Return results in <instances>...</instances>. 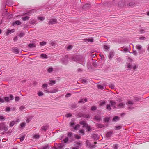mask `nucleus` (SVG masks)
<instances>
[{
  "label": "nucleus",
  "instance_id": "obj_14",
  "mask_svg": "<svg viewBox=\"0 0 149 149\" xmlns=\"http://www.w3.org/2000/svg\"><path fill=\"white\" fill-rule=\"evenodd\" d=\"M145 28H141L139 29V31L140 33L141 34H143L145 33L146 32Z\"/></svg>",
  "mask_w": 149,
  "mask_h": 149
},
{
  "label": "nucleus",
  "instance_id": "obj_62",
  "mask_svg": "<svg viewBox=\"0 0 149 149\" xmlns=\"http://www.w3.org/2000/svg\"><path fill=\"white\" fill-rule=\"evenodd\" d=\"M4 117L2 116H0V120H4Z\"/></svg>",
  "mask_w": 149,
  "mask_h": 149
},
{
  "label": "nucleus",
  "instance_id": "obj_64",
  "mask_svg": "<svg viewBox=\"0 0 149 149\" xmlns=\"http://www.w3.org/2000/svg\"><path fill=\"white\" fill-rule=\"evenodd\" d=\"M49 147L48 146V145H45L43 147V149H47V148Z\"/></svg>",
  "mask_w": 149,
  "mask_h": 149
},
{
  "label": "nucleus",
  "instance_id": "obj_21",
  "mask_svg": "<svg viewBox=\"0 0 149 149\" xmlns=\"http://www.w3.org/2000/svg\"><path fill=\"white\" fill-rule=\"evenodd\" d=\"M13 51L15 54H19V50L16 48H14L12 49Z\"/></svg>",
  "mask_w": 149,
  "mask_h": 149
},
{
  "label": "nucleus",
  "instance_id": "obj_2",
  "mask_svg": "<svg viewBox=\"0 0 149 149\" xmlns=\"http://www.w3.org/2000/svg\"><path fill=\"white\" fill-rule=\"evenodd\" d=\"M68 57L67 55H66L65 56L60 60V62L62 64L65 65H67L68 63Z\"/></svg>",
  "mask_w": 149,
  "mask_h": 149
},
{
  "label": "nucleus",
  "instance_id": "obj_60",
  "mask_svg": "<svg viewBox=\"0 0 149 149\" xmlns=\"http://www.w3.org/2000/svg\"><path fill=\"white\" fill-rule=\"evenodd\" d=\"M71 94H70V93H68L65 95V97H69L71 96Z\"/></svg>",
  "mask_w": 149,
  "mask_h": 149
},
{
  "label": "nucleus",
  "instance_id": "obj_41",
  "mask_svg": "<svg viewBox=\"0 0 149 149\" xmlns=\"http://www.w3.org/2000/svg\"><path fill=\"white\" fill-rule=\"evenodd\" d=\"M97 107L95 106H93L91 107V110L92 111L95 110L97 109Z\"/></svg>",
  "mask_w": 149,
  "mask_h": 149
},
{
  "label": "nucleus",
  "instance_id": "obj_53",
  "mask_svg": "<svg viewBox=\"0 0 149 149\" xmlns=\"http://www.w3.org/2000/svg\"><path fill=\"white\" fill-rule=\"evenodd\" d=\"M24 33L23 32L21 33L19 35V36L20 37H22L24 35Z\"/></svg>",
  "mask_w": 149,
  "mask_h": 149
},
{
  "label": "nucleus",
  "instance_id": "obj_35",
  "mask_svg": "<svg viewBox=\"0 0 149 149\" xmlns=\"http://www.w3.org/2000/svg\"><path fill=\"white\" fill-rule=\"evenodd\" d=\"M68 137L65 138L63 141H61V142H62L63 141H64V143H66L68 141Z\"/></svg>",
  "mask_w": 149,
  "mask_h": 149
},
{
  "label": "nucleus",
  "instance_id": "obj_19",
  "mask_svg": "<svg viewBox=\"0 0 149 149\" xmlns=\"http://www.w3.org/2000/svg\"><path fill=\"white\" fill-rule=\"evenodd\" d=\"M113 132H111V131L108 132L106 134V136L108 138H109V137H111L112 135V134Z\"/></svg>",
  "mask_w": 149,
  "mask_h": 149
},
{
  "label": "nucleus",
  "instance_id": "obj_5",
  "mask_svg": "<svg viewBox=\"0 0 149 149\" xmlns=\"http://www.w3.org/2000/svg\"><path fill=\"white\" fill-rule=\"evenodd\" d=\"M86 145L87 146L91 149L95 147V146L94 145L91 144L88 140H87L86 141Z\"/></svg>",
  "mask_w": 149,
  "mask_h": 149
},
{
  "label": "nucleus",
  "instance_id": "obj_26",
  "mask_svg": "<svg viewBox=\"0 0 149 149\" xmlns=\"http://www.w3.org/2000/svg\"><path fill=\"white\" fill-rule=\"evenodd\" d=\"M119 117L117 116H116L113 118L112 121L113 122H116L119 119Z\"/></svg>",
  "mask_w": 149,
  "mask_h": 149
},
{
  "label": "nucleus",
  "instance_id": "obj_59",
  "mask_svg": "<svg viewBox=\"0 0 149 149\" xmlns=\"http://www.w3.org/2000/svg\"><path fill=\"white\" fill-rule=\"evenodd\" d=\"M133 53L134 55L135 56H136L137 55V52L136 50L133 51Z\"/></svg>",
  "mask_w": 149,
  "mask_h": 149
},
{
  "label": "nucleus",
  "instance_id": "obj_20",
  "mask_svg": "<svg viewBox=\"0 0 149 149\" xmlns=\"http://www.w3.org/2000/svg\"><path fill=\"white\" fill-rule=\"evenodd\" d=\"M6 3L8 4V6H11L13 4V1L11 0H9L7 1Z\"/></svg>",
  "mask_w": 149,
  "mask_h": 149
},
{
  "label": "nucleus",
  "instance_id": "obj_17",
  "mask_svg": "<svg viewBox=\"0 0 149 149\" xmlns=\"http://www.w3.org/2000/svg\"><path fill=\"white\" fill-rule=\"evenodd\" d=\"M103 48L104 51H107L109 50L110 47L106 45H104L103 46Z\"/></svg>",
  "mask_w": 149,
  "mask_h": 149
},
{
  "label": "nucleus",
  "instance_id": "obj_37",
  "mask_svg": "<svg viewBox=\"0 0 149 149\" xmlns=\"http://www.w3.org/2000/svg\"><path fill=\"white\" fill-rule=\"evenodd\" d=\"M106 102L105 101H103V102H101L100 104V106H104Z\"/></svg>",
  "mask_w": 149,
  "mask_h": 149
},
{
  "label": "nucleus",
  "instance_id": "obj_27",
  "mask_svg": "<svg viewBox=\"0 0 149 149\" xmlns=\"http://www.w3.org/2000/svg\"><path fill=\"white\" fill-rule=\"evenodd\" d=\"M64 146V145L63 144L59 143L58 146V148L61 149L63 148Z\"/></svg>",
  "mask_w": 149,
  "mask_h": 149
},
{
  "label": "nucleus",
  "instance_id": "obj_15",
  "mask_svg": "<svg viewBox=\"0 0 149 149\" xmlns=\"http://www.w3.org/2000/svg\"><path fill=\"white\" fill-rule=\"evenodd\" d=\"M48 126L47 125L43 126L41 128V130L46 132L48 129Z\"/></svg>",
  "mask_w": 149,
  "mask_h": 149
},
{
  "label": "nucleus",
  "instance_id": "obj_11",
  "mask_svg": "<svg viewBox=\"0 0 149 149\" xmlns=\"http://www.w3.org/2000/svg\"><path fill=\"white\" fill-rule=\"evenodd\" d=\"M114 52L113 51H111L110 52L108 56V57L109 59H112L114 55Z\"/></svg>",
  "mask_w": 149,
  "mask_h": 149
},
{
  "label": "nucleus",
  "instance_id": "obj_56",
  "mask_svg": "<svg viewBox=\"0 0 149 149\" xmlns=\"http://www.w3.org/2000/svg\"><path fill=\"white\" fill-rule=\"evenodd\" d=\"M72 47V45H69L67 47V49L68 50H69L71 49Z\"/></svg>",
  "mask_w": 149,
  "mask_h": 149
},
{
  "label": "nucleus",
  "instance_id": "obj_12",
  "mask_svg": "<svg viewBox=\"0 0 149 149\" xmlns=\"http://www.w3.org/2000/svg\"><path fill=\"white\" fill-rule=\"evenodd\" d=\"M125 67L128 68L127 70H130L132 69V66L130 63H126Z\"/></svg>",
  "mask_w": 149,
  "mask_h": 149
},
{
  "label": "nucleus",
  "instance_id": "obj_42",
  "mask_svg": "<svg viewBox=\"0 0 149 149\" xmlns=\"http://www.w3.org/2000/svg\"><path fill=\"white\" fill-rule=\"evenodd\" d=\"M109 86L112 89H114L115 88V86L113 84H110L109 85Z\"/></svg>",
  "mask_w": 149,
  "mask_h": 149
},
{
  "label": "nucleus",
  "instance_id": "obj_55",
  "mask_svg": "<svg viewBox=\"0 0 149 149\" xmlns=\"http://www.w3.org/2000/svg\"><path fill=\"white\" fill-rule=\"evenodd\" d=\"M47 85L46 84H44L42 86V87L43 88H46V89H47Z\"/></svg>",
  "mask_w": 149,
  "mask_h": 149
},
{
  "label": "nucleus",
  "instance_id": "obj_18",
  "mask_svg": "<svg viewBox=\"0 0 149 149\" xmlns=\"http://www.w3.org/2000/svg\"><path fill=\"white\" fill-rule=\"evenodd\" d=\"M36 21L35 19H31L29 21V23L30 24L34 25L36 24Z\"/></svg>",
  "mask_w": 149,
  "mask_h": 149
},
{
  "label": "nucleus",
  "instance_id": "obj_50",
  "mask_svg": "<svg viewBox=\"0 0 149 149\" xmlns=\"http://www.w3.org/2000/svg\"><path fill=\"white\" fill-rule=\"evenodd\" d=\"M38 95L39 96H41L43 95V93L42 92L40 91L38 93Z\"/></svg>",
  "mask_w": 149,
  "mask_h": 149
},
{
  "label": "nucleus",
  "instance_id": "obj_44",
  "mask_svg": "<svg viewBox=\"0 0 149 149\" xmlns=\"http://www.w3.org/2000/svg\"><path fill=\"white\" fill-rule=\"evenodd\" d=\"M71 107L73 108H75L77 107V104H71Z\"/></svg>",
  "mask_w": 149,
  "mask_h": 149
},
{
  "label": "nucleus",
  "instance_id": "obj_1",
  "mask_svg": "<svg viewBox=\"0 0 149 149\" xmlns=\"http://www.w3.org/2000/svg\"><path fill=\"white\" fill-rule=\"evenodd\" d=\"M72 61H74L78 63L83 65L84 58L81 55H77L71 58Z\"/></svg>",
  "mask_w": 149,
  "mask_h": 149
},
{
  "label": "nucleus",
  "instance_id": "obj_54",
  "mask_svg": "<svg viewBox=\"0 0 149 149\" xmlns=\"http://www.w3.org/2000/svg\"><path fill=\"white\" fill-rule=\"evenodd\" d=\"M38 19L42 21L45 19V18L43 17H39L38 18Z\"/></svg>",
  "mask_w": 149,
  "mask_h": 149
},
{
  "label": "nucleus",
  "instance_id": "obj_10",
  "mask_svg": "<svg viewBox=\"0 0 149 149\" xmlns=\"http://www.w3.org/2000/svg\"><path fill=\"white\" fill-rule=\"evenodd\" d=\"M125 104L124 102L120 103L117 105V108L118 109L123 108L124 107Z\"/></svg>",
  "mask_w": 149,
  "mask_h": 149
},
{
  "label": "nucleus",
  "instance_id": "obj_57",
  "mask_svg": "<svg viewBox=\"0 0 149 149\" xmlns=\"http://www.w3.org/2000/svg\"><path fill=\"white\" fill-rule=\"evenodd\" d=\"M98 88L100 89H103V86L101 85H98Z\"/></svg>",
  "mask_w": 149,
  "mask_h": 149
},
{
  "label": "nucleus",
  "instance_id": "obj_63",
  "mask_svg": "<svg viewBox=\"0 0 149 149\" xmlns=\"http://www.w3.org/2000/svg\"><path fill=\"white\" fill-rule=\"evenodd\" d=\"M93 65L94 66V67H97V64L96 63V62H93Z\"/></svg>",
  "mask_w": 149,
  "mask_h": 149
},
{
  "label": "nucleus",
  "instance_id": "obj_24",
  "mask_svg": "<svg viewBox=\"0 0 149 149\" xmlns=\"http://www.w3.org/2000/svg\"><path fill=\"white\" fill-rule=\"evenodd\" d=\"M29 18V17L28 16L26 17H22V19L23 21H26V20H28Z\"/></svg>",
  "mask_w": 149,
  "mask_h": 149
},
{
  "label": "nucleus",
  "instance_id": "obj_34",
  "mask_svg": "<svg viewBox=\"0 0 149 149\" xmlns=\"http://www.w3.org/2000/svg\"><path fill=\"white\" fill-rule=\"evenodd\" d=\"M26 125V123L25 122H23L20 125V127L21 128H22L23 127H24Z\"/></svg>",
  "mask_w": 149,
  "mask_h": 149
},
{
  "label": "nucleus",
  "instance_id": "obj_51",
  "mask_svg": "<svg viewBox=\"0 0 149 149\" xmlns=\"http://www.w3.org/2000/svg\"><path fill=\"white\" fill-rule=\"evenodd\" d=\"M15 123V122L14 121H12V122H11L10 123V127L13 126L14 125Z\"/></svg>",
  "mask_w": 149,
  "mask_h": 149
},
{
  "label": "nucleus",
  "instance_id": "obj_7",
  "mask_svg": "<svg viewBox=\"0 0 149 149\" xmlns=\"http://www.w3.org/2000/svg\"><path fill=\"white\" fill-rule=\"evenodd\" d=\"M91 6V5L89 3H86L82 7V8L85 10H87L90 8Z\"/></svg>",
  "mask_w": 149,
  "mask_h": 149
},
{
  "label": "nucleus",
  "instance_id": "obj_23",
  "mask_svg": "<svg viewBox=\"0 0 149 149\" xmlns=\"http://www.w3.org/2000/svg\"><path fill=\"white\" fill-rule=\"evenodd\" d=\"M96 125L98 128H102L104 127V125L102 124L97 123Z\"/></svg>",
  "mask_w": 149,
  "mask_h": 149
},
{
  "label": "nucleus",
  "instance_id": "obj_39",
  "mask_svg": "<svg viewBox=\"0 0 149 149\" xmlns=\"http://www.w3.org/2000/svg\"><path fill=\"white\" fill-rule=\"evenodd\" d=\"M30 14V12H27V13H23L22 15H19L18 16H22L25 15H29Z\"/></svg>",
  "mask_w": 149,
  "mask_h": 149
},
{
  "label": "nucleus",
  "instance_id": "obj_16",
  "mask_svg": "<svg viewBox=\"0 0 149 149\" xmlns=\"http://www.w3.org/2000/svg\"><path fill=\"white\" fill-rule=\"evenodd\" d=\"M21 24V22L19 20H17L15 21L14 22L13 24V26H14L15 24L17 25H20Z\"/></svg>",
  "mask_w": 149,
  "mask_h": 149
},
{
  "label": "nucleus",
  "instance_id": "obj_6",
  "mask_svg": "<svg viewBox=\"0 0 149 149\" xmlns=\"http://www.w3.org/2000/svg\"><path fill=\"white\" fill-rule=\"evenodd\" d=\"M8 129V128L3 123L0 124V130H4L6 131Z\"/></svg>",
  "mask_w": 149,
  "mask_h": 149
},
{
  "label": "nucleus",
  "instance_id": "obj_45",
  "mask_svg": "<svg viewBox=\"0 0 149 149\" xmlns=\"http://www.w3.org/2000/svg\"><path fill=\"white\" fill-rule=\"evenodd\" d=\"M25 137V135H23L19 138L21 141H22L24 139Z\"/></svg>",
  "mask_w": 149,
  "mask_h": 149
},
{
  "label": "nucleus",
  "instance_id": "obj_22",
  "mask_svg": "<svg viewBox=\"0 0 149 149\" xmlns=\"http://www.w3.org/2000/svg\"><path fill=\"white\" fill-rule=\"evenodd\" d=\"M92 138H93L94 140H98L99 139L98 135L96 134H93L92 136Z\"/></svg>",
  "mask_w": 149,
  "mask_h": 149
},
{
  "label": "nucleus",
  "instance_id": "obj_52",
  "mask_svg": "<svg viewBox=\"0 0 149 149\" xmlns=\"http://www.w3.org/2000/svg\"><path fill=\"white\" fill-rule=\"evenodd\" d=\"M25 107L24 106H21L19 108L20 110V111H22L24 109H25Z\"/></svg>",
  "mask_w": 149,
  "mask_h": 149
},
{
  "label": "nucleus",
  "instance_id": "obj_4",
  "mask_svg": "<svg viewBox=\"0 0 149 149\" xmlns=\"http://www.w3.org/2000/svg\"><path fill=\"white\" fill-rule=\"evenodd\" d=\"M136 48L139 51V53L140 54H143V50H142V46L140 45H137L136 46Z\"/></svg>",
  "mask_w": 149,
  "mask_h": 149
},
{
  "label": "nucleus",
  "instance_id": "obj_36",
  "mask_svg": "<svg viewBox=\"0 0 149 149\" xmlns=\"http://www.w3.org/2000/svg\"><path fill=\"white\" fill-rule=\"evenodd\" d=\"M41 57L43 58H47V55L44 54H41Z\"/></svg>",
  "mask_w": 149,
  "mask_h": 149
},
{
  "label": "nucleus",
  "instance_id": "obj_30",
  "mask_svg": "<svg viewBox=\"0 0 149 149\" xmlns=\"http://www.w3.org/2000/svg\"><path fill=\"white\" fill-rule=\"evenodd\" d=\"M80 123L81 125H83V127H86V125L87 124L84 121H82L80 122Z\"/></svg>",
  "mask_w": 149,
  "mask_h": 149
},
{
  "label": "nucleus",
  "instance_id": "obj_31",
  "mask_svg": "<svg viewBox=\"0 0 149 149\" xmlns=\"http://www.w3.org/2000/svg\"><path fill=\"white\" fill-rule=\"evenodd\" d=\"M82 144L78 142H75L74 146L76 147L79 148V146L81 145Z\"/></svg>",
  "mask_w": 149,
  "mask_h": 149
},
{
  "label": "nucleus",
  "instance_id": "obj_25",
  "mask_svg": "<svg viewBox=\"0 0 149 149\" xmlns=\"http://www.w3.org/2000/svg\"><path fill=\"white\" fill-rule=\"evenodd\" d=\"M135 4V1H132L129 3V5L130 6L132 7L134 6Z\"/></svg>",
  "mask_w": 149,
  "mask_h": 149
},
{
  "label": "nucleus",
  "instance_id": "obj_38",
  "mask_svg": "<svg viewBox=\"0 0 149 149\" xmlns=\"http://www.w3.org/2000/svg\"><path fill=\"white\" fill-rule=\"evenodd\" d=\"M86 128L88 132H89L91 130V129L90 127V126H88V124L86 125V127H85Z\"/></svg>",
  "mask_w": 149,
  "mask_h": 149
},
{
  "label": "nucleus",
  "instance_id": "obj_46",
  "mask_svg": "<svg viewBox=\"0 0 149 149\" xmlns=\"http://www.w3.org/2000/svg\"><path fill=\"white\" fill-rule=\"evenodd\" d=\"M80 127V125L79 124H77V125H76L74 127V129L76 130H77Z\"/></svg>",
  "mask_w": 149,
  "mask_h": 149
},
{
  "label": "nucleus",
  "instance_id": "obj_47",
  "mask_svg": "<svg viewBox=\"0 0 149 149\" xmlns=\"http://www.w3.org/2000/svg\"><path fill=\"white\" fill-rule=\"evenodd\" d=\"M46 42H45L43 41V42H40V45L41 46H43L45 45L46 44Z\"/></svg>",
  "mask_w": 149,
  "mask_h": 149
},
{
  "label": "nucleus",
  "instance_id": "obj_61",
  "mask_svg": "<svg viewBox=\"0 0 149 149\" xmlns=\"http://www.w3.org/2000/svg\"><path fill=\"white\" fill-rule=\"evenodd\" d=\"M15 100L16 101H18L19 100V97H15Z\"/></svg>",
  "mask_w": 149,
  "mask_h": 149
},
{
  "label": "nucleus",
  "instance_id": "obj_28",
  "mask_svg": "<svg viewBox=\"0 0 149 149\" xmlns=\"http://www.w3.org/2000/svg\"><path fill=\"white\" fill-rule=\"evenodd\" d=\"M28 46L30 48H33L35 47L36 46V45L33 43H30L29 44Z\"/></svg>",
  "mask_w": 149,
  "mask_h": 149
},
{
  "label": "nucleus",
  "instance_id": "obj_13",
  "mask_svg": "<svg viewBox=\"0 0 149 149\" xmlns=\"http://www.w3.org/2000/svg\"><path fill=\"white\" fill-rule=\"evenodd\" d=\"M110 103L111 104V106L113 107L114 108H117V107L115 106V105L116 104L115 102L113 100H110Z\"/></svg>",
  "mask_w": 149,
  "mask_h": 149
},
{
  "label": "nucleus",
  "instance_id": "obj_29",
  "mask_svg": "<svg viewBox=\"0 0 149 149\" xmlns=\"http://www.w3.org/2000/svg\"><path fill=\"white\" fill-rule=\"evenodd\" d=\"M58 91V89H54L50 91V93H56Z\"/></svg>",
  "mask_w": 149,
  "mask_h": 149
},
{
  "label": "nucleus",
  "instance_id": "obj_32",
  "mask_svg": "<svg viewBox=\"0 0 149 149\" xmlns=\"http://www.w3.org/2000/svg\"><path fill=\"white\" fill-rule=\"evenodd\" d=\"M14 29H12L10 30H8L7 32V34L8 35L9 33H13L14 32Z\"/></svg>",
  "mask_w": 149,
  "mask_h": 149
},
{
  "label": "nucleus",
  "instance_id": "obj_48",
  "mask_svg": "<svg viewBox=\"0 0 149 149\" xmlns=\"http://www.w3.org/2000/svg\"><path fill=\"white\" fill-rule=\"evenodd\" d=\"M109 120L110 118L109 117H107L104 118V120L105 122H108L109 121Z\"/></svg>",
  "mask_w": 149,
  "mask_h": 149
},
{
  "label": "nucleus",
  "instance_id": "obj_58",
  "mask_svg": "<svg viewBox=\"0 0 149 149\" xmlns=\"http://www.w3.org/2000/svg\"><path fill=\"white\" fill-rule=\"evenodd\" d=\"M0 102L1 103H3L4 102V98H2L0 97Z\"/></svg>",
  "mask_w": 149,
  "mask_h": 149
},
{
  "label": "nucleus",
  "instance_id": "obj_40",
  "mask_svg": "<svg viewBox=\"0 0 149 149\" xmlns=\"http://www.w3.org/2000/svg\"><path fill=\"white\" fill-rule=\"evenodd\" d=\"M56 83V81L54 80H52L50 81L49 83V84H51V85L55 84Z\"/></svg>",
  "mask_w": 149,
  "mask_h": 149
},
{
  "label": "nucleus",
  "instance_id": "obj_49",
  "mask_svg": "<svg viewBox=\"0 0 149 149\" xmlns=\"http://www.w3.org/2000/svg\"><path fill=\"white\" fill-rule=\"evenodd\" d=\"M122 127L120 126H118L116 127L115 130H119L121 129Z\"/></svg>",
  "mask_w": 149,
  "mask_h": 149
},
{
  "label": "nucleus",
  "instance_id": "obj_9",
  "mask_svg": "<svg viewBox=\"0 0 149 149\" xmlns=\"http://www.w3.org/2000/svg\"><path fill=\"white\" fill-rule=\"evenodd\" d=\"M8 14L9 13H7V9H4L2 13V16L4 17L5 16L8 15Z\"/></svg>",
  "mask_w": 149,
  "mask_h": 149
},
{
  "label": "nucleus",
  "instance_id": "obj_3",
  "mask_svg": "<svg viewBox=\"0 0 149 149\" xmlns=\"http://www.w3.org/2000/svg\"><path fill=\"white\" fill-rule=\"evenodd\" d=\"M57 22V20L54 19L52 18L49 19L48 22L49 25H52L53 24H55Z\"/></svg>",
  "mask_w": 149,
  "mask_h": 149
},
{
  "label": "nucleus",
  "instance_id": "obj_8",
  "mask_svg": "<svg viewBox=\"0 0 149 149\" xmlns=\"http://www.w3.org/2000/svg\"><path fill=\"white\" fill-rule=\"evenodd\" d=\"M94 119L97 121H100L101 120V116L99 115L95 116L94 118Z\"/></svg>",
  "mask_w": 149,
  "mask_h": 149
},
{
  "label": "nucleus",
  "instance_id": "obj_33",
  "mask_svg": "<svg viewBox=\"0 0 149 149\" xmlns=\"http://www.w3.org/2000/svg\"><path fill=\"white\" fill-rule=\"evenodd\" d=\"M111 105L110 104H107L106 105V108L109 111H110L111 110Z\"/></svg>",
  "mask_w": 149,
  "mask_h": 149
},
{
  "label": "nucleus",
  "instance_id": "obj_43",
  "mask_svg": "<svg viewBox=\"0 0 149 149\" xmlns=\"http://www.w3.org/2000/svg\"><path fill=\"white\" fill-rule=\"evenodd\" d=\"M53 70V68L52 67H50L48 69V71L49 73H51Z\"/></svg>",
  "mask_w": 149,
  "mask_h": 149
}]
</instances>
